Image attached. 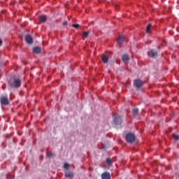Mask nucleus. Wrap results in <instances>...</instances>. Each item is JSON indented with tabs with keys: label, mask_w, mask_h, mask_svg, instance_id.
Wrapping results in <instances>:
<instances>
[{
	"label": "nucleus",
	"mask_w": 179,
	"mask_h": 179,
	"mask_svg": "<svg viewBox=\"0 0 179 179\" xmlns=\"http://www.w3.org/2000/svg\"><path fill=\"white\" fill-rule=\"evenodd\" d=\"M2 44H3L2 39H0V47L2 45Z\"/></svg>",
	"instance_id": "nucleus-24"
},
{
	"label": "nucleus",
	"mask_w": 179,
	"mask_h": 179,
	"mask_svg": "<svg viewBox=\"0 0 179 179\" xmlns=\"http://www.w3.org/2000/svg\"><path fill=\"white\" fill-rule=\"evenodd\" d=\"M102 179H111V175L110 174V172H103L101 174Z\"/></svg>",
	"instance_id": "nucleus-8"
},
{
	"label": "nucleus",
	"mask_w": 179,
	"mask_h": 179,
	"mask_svg": "<svg viewBox=\"0 0 179 179\" xmlns=\"http://www.w3.org/2000/svg\"><path fill=\"white\" fill-rule=\"evenodd\" d=\"M2 89H3V90H5V85H2Z\"/></svg>",
	"instance_id": "nucleus-25"
},
{
	"label": "nucleus",
	"mask_w": 179,
	"mask_h": 179,
	"mask_svg": "<svg viewBox=\"0 0 179 179\" xmlns=\"http://www.w3.org/2000/svg\"><path fill=\"white\" fill-rule=\"evenodd\" d=\"M173 138L175 139V141H179V136L176 134H173Z\"/></svg>",
	"instance_id": "nucleus-19"
},
{
	"label": "nucleus",
	"mask_w": 179,
	"mask_h": 179,
	"mask_svg": "<svg viewBox=\"0 0 179 179\" xmlns=\"http://www.w3.org/2000/svg\"><path fill=\"white\" fill-rule=\"evenodd\" d=\"M39 21H41L42 23H45V22H47V17L45 15H41L38 17Z\"/></svg>",
	"instance_id": "nucleus-13"
},
{
	"label": "nucleus",
	"mask_w": 179,
	"mask_h": 179,
	"mask_svg": "<svg viewBox=\"0 0 179 179\" xmlns=\"http://www.w3.org/2000/svg\"><path fill=\"white\" fill-rule=\"evenodd\" d=\"M150 29H152V24H149L147 27H146V33L149 34V33H150Z\"/></svg>",
	"instance_id": "nucleus-15"
},
{
	"label": "nucleus",
	"mask_w": 179,
	"mask_h": 179,
	"mask_svg": "<svg viewBox=\"0 0 179 179\" xmlns=\"http://www.w3.org/2000/svg\"><path fill=\"white\" fill-rule=\"evenodd\" d=\"M106 163L108 166H111V164H113V161L111 160V159L110 158H108L106 159Z\"/></svg>",
	"instance_id": "nucleus-17"
},
{
	"label": "nucleus",
	"mask_w": 179,
	"mask_h": 179,
	"mask_svg": "<svg viewBox=\"0 0 179 179\" xmlns=\"http://www.w3.org/2000/svg\"><path fill=\"white\" fill-rule=\"evenodd\" d=\"M124 36H122V35H120L118 36L117 41V44L119 45H121V44H122L124 43Z\"/></svg>",
	"instance_id": "nucleus-9"
},
{
	"label": "nucleus",
	"mask_w": 179,
	"mask_h": 179,
	"mask_svg": "<svg viewBox=\"0 0 179 179\" xmlns=\"http://www.w3.org/2000/svg\"><path fill=\"white\" fill-rule=\"evenodd\" d=\"M89 31L83 32V37H88Z\"/></svg>",
	"instance_id": "nucleus-22"
},
{
	"label": "nucleus",
	"mask_w": 179,
	"mask_h": 179,
	"mask_svg": "<svg viewBox=\"0 0 179 179\" xmlns=\"http://www.w3.org/2000/svg\"><path fill=\"white\" fill-rule=\"evenodd\" d=\"M159 51H160V46H157V50L156 49H151L150 51L148 52V55L150 58H156L159 54Z\"/></svg>",
	"instance_id": "nucleus-2"
},
{
	"label": "nucleus",
	"mask_w": 179,
	"mask_h": 179,
	"mask_svg": "<svg viewBox=\"0 0 179 179\" xmlns=\"http://www.w3.org/2000/svg\"><path fill=\"white\" fill-rule=\"evenodd\" d=\"M132 114L136 117V115L139 114V110H138V108L133 109Z\"/></svg>",
	"instance_id": "nucleus-16"
},
{
	"label": "nucleus",
	"mask_w": 179,
	"mask_h": 179,
	"mask_svg": "<svg viewBox=\"0 0 179 179\" xmlns=\"http://www.w3.org/2000/svg\"><path fill=\"white\" fill-rule=\"evenodd\" d=\"M46 156L47 157H52V156H54V154L51 152H47Z\"/></svg>",
	"instance_id": "nucleus-21"
},
{
	"label": "nucleus",
	"mask_w": 179,
	"mask_h": 179,
	"mask_svg": "<svg viewBox=\"0 0 179 179\" xmlns=\"http://www.w3.org/2000/svg\"><path fill=\"white\" fill-rule=\"evenodd\" d=\"M134 86L136 87V89H139V87H142L143 86V81L142 80L138 78L134 80Z\"/></svg>",
	"instance_id": "nucleus-4"
},
{
	"label": "nucleus",
	"mask_w": 179,
	"mask_h": 179,
	"mask_svg": "<svg viewBox=\"0 0 179 179\" xmlns=\"http://www.w3.org/2000/svg\"><path fill=\"white\" fill-rule=\"evenodd\" d=\"M69 167H70L69 164L65 163L64 164V168L65 169V170H69Z\"/></svg>",
	"instance_id": "nucleus-18"
},
{
	"label": "nucleus",
	"mask_w": 179,
	"mask_h": 179,
	"mask_svg": "<svg viewBox=\"0 0 179 179\" xmlns=\"http://www.w3.org/2000/svg\"><path fill=\"white\" fill-rule=\"evenodd\" d=\"M25 42L27 44H33V37L31 35L25 36Z\"/></svg>",
	"instance_id": "nucleus-7"
},
{
	"label": "nucleus",
	"mask_w": 179,
	"mask_h": 179,
	"mask_svg": "<svg viewBox=\"0 0 179 179\" xmlns=\"http://www.w3.org/2000/svg\"><path fill=\"white\" fill-rule=\"evenodd\" d=\"M33 51L35 54H40L41 52V48L36 46L34 48Z\"/></svg>",
	"instance_id": "nucleus-12"
},
{
	"label": "nucleus",
	"mask_w": 179,
	"mask_h": 179,
	"mask_svg": "<svg viewBox=\"0 0 179 179\" xmlns=\"http://www.w3.org/2000/svg\"><path fill=\"white\" fill-rule=\"evenodd\" d=\"M80 25L79 24H73L72 27H74L75 29H79Z\"/></svg>",
	"instance_id": "nucleus-20"
},
{
	"label": "nucleus",
	"mask_w": 179,
	"mask_h": 179,
	"mask_svg": "<svg viewBox=\"0 0 179 179\" xmlns=\"http://www.w3.org/2000/svg\"><path fill=\"white\" fill-rule=\"evenodd\" d=\"M64 176L67 178H73V173L72 171H66Z\"/></svg>",
	"instance_id": "nucleus-11"
},
{
	"label": "nucleus",
	"mask_w": 179,
	"mask_h": 179,
	"mask_svg": "<svg viewBox=\"0 0 179 179\" xmlns=\"http://www.w3.org/2000/svg\"><path fill=\"white\" fill-rule=\"evenodd\" d=\"M125 139L128 143H134L136 139V137L135 136V134L129 133L126 135Z\"/></svg>",
	"instance_id": "nucleus-3"
},
{
	"label": "nucleus",
	"mask_w": 179,
	"mask_h": 179,
	"mask_svg": "<svg viewBox=\"0 0 179 179\" xmlns=\"http://www.w3.org/2000/svg\"><path fill=\"white\" fill-rule=\"evenodd\" d=\"M129 59H131V58L129 57V55H124L122 56V61L123 62H128V61H129Z\"/></svg>",
	"instance_id": "nucleus-10"
},
{
	"label": "nucleus",
	"mask_w": 179,
	"mask_h": 179,
	"mask_svg": "<svg viewBox=\"0 0 179 179\" xmlns=\"http://www.w3.org/2000/svg\"><path fill=\"white\" fill-rule=\"evenodd\" d=\"M0 101L3 106H9V99L8 98V96H1L0 99Z\"/></svg>",
	"instance_id": "nucleus-5"
},
{
	"label": "nucleus",
	"mask_w": 179,
	"mask_h": 179,
	"mask_svg": "<svg viewBox=\"0 0 179 179\" xmlns=\"http://www.w3.org/2000/svg\"><path fill=\"white\" fill-rule=\"evenodd\" d=\"M101 59L103 64H107V62H108V56L103 55L102 56Z\"/></svg>",
	"instance_id": "nucleus-14"
},
{
	"label": "nucleus",
	"mask_w": 179,
	"mask_h": 179,
	"mask_svg": "<svg viewBox=\"0 0 179 179\" xmlns=\"http://www.w3.org/2000/svg\"><path fill=\"white\" fill-rule=\"evenodd\" d=\"M21 85L22 82L17 78L11 79L8 81V85L13 89H19Z\"/></svg>",
	"instance_id": "nucleus-1"
},
{
	"label": "nucleus",
	"mask_w": 179,
	"mask_h": 179,
	"mask_svg": "<svg viewBox=\"0 0 179 179\" xmlns=\"http://www.w3.org/2000/svg\"><path fill=\"white\" fill-rule=\"evenodd\" d=\"M115 9L117 10L118 9V6H115Z\"/></svg>",
	"instance_id": "nucleus-26"
},
{
	"label": "nucleus",
	"mask_w": 179,
	"mask_h": 179,
	"mask_svg": "<svg viewBox=\"0 0 179 179\" xmlns=\"http://www.w3.org/2000/svg\"><path fill=\"white\" fill-rule=\"evenodd\" d=\"M113 122L115 125H121V124H122V119H121V116H115L113 119Z\"/></svg>",
	"instance_id": "nucleus-6"
},
{
	"label": "nucleus",
	"mask_w": 179,
	"mask_h": 179,
	"mask_svg": "<svg viewBox=\"0 0 179 179\" xmlns=\"http://www.w3.org/2000/svg\"><path fill=\"white\" fill-rule=\"evenodd\" d=\"M62 24H63V26H66V24H68V22L64 21V22H63Z\"/></svg>",
	"instance_id": "nucleus-23"
}]
</instances>
